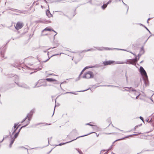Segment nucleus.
Segmentation results:
<instances>
[{
    "mask_svg": "<svg viewBox=\"0 0 154 154\" xmlns=\"http://www.w3.org/2000/svg\"><path fill=\"white\" fill-rule=\"evenodd\" d=\"M21 148H24L25 149V148L23 147H21Z\"/></svg>",
    "mask_w": 154,
    "mask_h": 154,
    "instance_id": "nucleus-41",
    "label": "nucleus"
},
{
    "mask_svg": "<svg viewBox=\"0 0 154 154\" xmlns=\"http://www.w3.org/2000/svg\"><path fill=\"white\" fill-rule=\"evenodd\" d=\"M93 77L94 74L91 71H89L85 72L83 76V78L87 79L92 78H93Z\"/></svg>",
    "mask_w": 154,
    "mask_h": 154,
    "instance_id": "nucleus-4",
    "label": "nucleus"
},
{
    "mask_svg": "<svg viewBox=\"0 0 154 154\" xmlns=\"http://www.w3.org/2000/svg\"><path fill=\"white\" fill-rule=\"evenodd\" d=\"M122 3H123V4L125 5L127 8V13L128 11V9H129V6L127 5L126 4H125V3H124L123 2V1L122 0Z\"/></svg>",
    "mask_w": 154,
    "mask_h": 154,
    "instance_id": "nucleus-12",
    "label": "nucleus"
},
{
    "mask_svg": "<svg viewBox=\"0 0 154 154\" xmlns=\"http://www.w3.org/2000/svg\"><path fill=\"white\" fill-rule=\"evenodd\" d=\"M93 50V49H88V50H87L86 51H92V50Z\"/></svg>",
    "mask_w": 154,
    "mask_h": 154,
    "instance_id": "nucleus-24",
    "label": "nucleus"
},
{
    "mask_svg": "<svg viewBox=\"0 0 154 154\" xmlns=\"http://www.w3.org/2000/svg\"><path fill=\"white\" fill-rule=\"evenodd\" d=\"M13 142H14V141H11V143H10V147H11V145L13 144Z\"/></svg>",
    "mask_w": 154,
    "mask_h": 154,
    "instance_id": "nucleus-25",
    "label": "nucleus"
},
{
    "mask_svg": "<svg viewBox=\"0 0 154 154\" xmlns=\"http://www.w3.org/2000/svg\"><path fill=\"white\" fill-rule=\"evenodd\" d=\"M78 152H79V153L80 154H82V151H78Z\"/></svg>",
    "mask_w": 154,
    "mask_h": 154,
    "instance_id": "nucleus-26",
    "label": "nucleus"
},
{
    "mask_svg": "<svg viewBox=\"0 0 154 154\" xmlns=\"http://www.w3.org/2000/svg\"><path fill=\"white\" fill-rule=\"evenodd\" d=\"M110 49L109 48H101V49H98V50L100 51H102L104 50H109Z\"/></svg>",
    "mask_w": 154,
    "mask_h": 154,
    "instance_id": "nucleus-13",
    "label": "nucleus"
},
{
    "mask_svg": "<svg viewBox=\"0 0 154 154\" xmlns=\"http://www.w3.org/2000/svg\"><path fill=\"white\" fill-rule=\"evenodd\" d=\"M73 2H76V1H73Z\"/></svg>",
    "mask_w": 154,
    "mask_h": 154,
    "instance_id": "nucleus-48",
    "label": "nucleus"
},
{
    "mask_svg": "<svg viewBox=\"0 0 154 154\" xmlns=\"http://www.w3.org/2000/svg\"><path fill=\"white\" fill-rule=\"evenodd\" d=\"M88 2H89L91 4V0H89V1Z\"/></svg>",
    "mask_w": 154,
    "mask_h": 154,
    "instance_id": "nucleus-33",
    "label": "nucleus"
},
{
    "mask_svg": "<svg viewBox=\"0 0 154 154\" xmlns=\"http://www.w3.org/2000/svg\"><path fill=\"white\" fill-rule=\"evenodd\" d=\"M70 93H71V94H77L75 93H74V92H70Z\"/></svg>",
    "mask_w": 154,
    "mask_h": 154,
    "instance_id": "nucleus-32",
    "label": "nucleus"
},
{
    "mask_svg": "<svg viewBox=\"0 0 154 154\" xmlns=\"http://www.w3.org/2000/svg\"><path fill=\"white\" fill-rule=\"evenodd\" d=\"M46 14L49 17H51L52 16L49 10H48L46 12Z\"/></svg>",
    "mask_w": 154,
    "mask_h": 154,
    "instance_id": "nucleus-8",
    "label": "nucleus"
},
{
    "mask_svg": "<svg viewBox=\"0 0 154 154\" xmlns=\"http://www.w3.org/2000/svg\"><path fill=\"white\" fill-rule=\"evenodd\" d=\"M139 71L143 77L145 83L146 85L147 84L148 82V79L146 72L142 66L140 67Z\"/></svg>",
    "mask_w": 154,
    "mask_h": 154,
    "instance_id": "nucleus-1",
    "label": "nucleus"
},
{
    "mask_svg": "<svg viewBox=\"0 0 154 154\" xmlns=\"http://www.w3.org/2000/svg\"><path fill=\"white\" fill-rule=\"evenodd\" d=\"M138 60L137 58L134 59L127 60L126 62L117 61L115 63L116 64H122L127 63L128 64H135L136 63L137 61Z\"/></svg>",
    "mask_w": 154,
    "mask_h": 154,
    "instance_id": "nucleus-2",
    "label": "nucleus"
},
{
    "mask_svg": "<svg viewBox=\"0 0 154 154\" xmlns=\"http://www.w3.org/2000/svg\"><path fill=\"white\" fill-rule=\"evenodd\" d=\"M148 31L149 32V33H151V32H150L149 30V31Z\"/></svg>",
    "mask_w": 154,
    "mask_h": 154,
    "instance_id": "nucleus-42",
    "label": "nucleus"
},
{
    "mask_svg": "<svg viewBox=\"0 0 154 154\" xmlns=\"http://www.w3.org/2000/svg\"><path fill=\"white\" fill-rule=\"evenodd\" d=\"M86 68H84L82 70V72H81L80 75H79V76H80L82 74V72H83L84 71V70H85V69Z\"/></svg>",
    "mask_w": 154,
    "mask_h": 154,
    "instance_id": "nucleus-21",
    "label": "nucleus"
},
{
    "mask_svg": "<svg viewBox=\"0 0 154 154\" xmlns=\"http://www.w3.org/2000/svg\"><path fill=\"white\" fill-rule=\"evenodd\" d=\"M23 26V23H21L20 22H18L16 23V25L15 26V28L17 30H19L21 29Z\"/></svg>",
    "mask_w": 154,
    "mask_h": 154,
    "instance_id": "nucleus-5",
    "label": "nucleus"
},
{
    "mask_svg": "<svg viewBox=\"0 0 154 154\" xmlns=\"http://www.w3.org/2000/svg\"><path fill=\"white\" fill-rule=\"evenodd\" d=\"M151 19V18H149L148 19L147 22V23H149V20Z\"/></svg>",
    "mask_w": 154,
    "mask_h": 154,
    "instance_id": "nucleus-27",
    "label": "nucleus"
},
{
    "mask_svg": "<svg viewBox=\"0 0 154 154\" xmlns=\"http://www.w3.org/2000/svg\"><path fill=\"white\" fill-rule=\"evenodd\" d=\"M49 75H53V76H57V75H55V74H49Z\"/></svg>",
    "mask_w": 154,
    "mask_h": 154,
    "instance_id": "nucleus-23",
    "label": "nucleus"
},
{
    "mask_svg": "<svg viewBox=\"0 0 154 154\" xmlns=\"http://www.w3.org/2000/svg\"><path fill=\"white\" fill-rule=\"evenodd\" d=\"M150 37V36H149L148 38V39H149V38Z\"/></svg>",
    "mask_w": 154,
    "mask_h": 154,
    "instance_id": "nucleus-50",
    "label": "nucleus"
},
{
    "mask_svg": "<svg viewBox=\"0 0 154 154\" xmlns=\"http://www.w3.org/2000/svg\"><path fill=\"white\" fill-rule=\"evenodd\" d=\"M140 118L143 121V118L141 117V116H140Z\"/></svg>",
    "mask_w": 154,
    "mask_h": 154,
    "instance_id": "nucleus-22",
    "label": "nucleus"
},
{
    "mask_svg": "<svg viewBox=\"0 0 154 154\" xmlns=\"http://www.w3.org/2000/svg\"><path fill=\"white\" fill-rule=\"evenodd\" d=\"M66 0H57L54 1L53 2H58L60 3L61 1H63V2H65Z\"/></svg>",
    "mask_w": 154,
    "mask_h": 154,
    "instance_id": "nucleus-10",
    "label": "nucleus"
},
{
    "mask_svg": "<svg viewBox=\"0 0 154 154\" xmlns=\"http://www.w3.org/2000/svg\"><path fill=\"white\" fill-rule=\"evenodd\" d=\"M139 24L141 26H143L144 27V28H145L147 31H149V29L144 25H143L141 23H140Z\"/></svg>",
    "mask_w": 154,
    "mask_h": 154,
    "instance_id": "nucleus-15",
    "label": "nucleus"
},
{
    "mask_svg": "<svg viewBox=\"0 0 154 154\" xmlns=\"http://www.w3.org/2000/svg\"><path fill=\"white\" fill-rule=\"evenodd\" d=\"M1 56H2V57H4V56H3L2 54Z\"/></svg>",
    "mask_w": 154,
    "mask_h": 154,
    "instance_id": "nucleus-46",
    "label": "nucleus"
},
{
    "mask_svg": "<svg viewBox=\"0 0 154 154\" xmlns=\"http://www.w3.org/2000/svg\"><path fill=\"white\" fill-rule=\"evenodd\" d=\"M76 13H75L73 15V16H74L75 14Z\"/></svg>",
    "mask_w": 154,
    "mask_h": 154,
    "instance_id": "nucleus-37",
    "label": "nucleus"
},
{
    "mask_svg": "<svg viewBox=\"0 0 154 154\" xmlns=\"http://www.w3.org/2000/svg\"><path fill=\"white\" fill-rule=\"evenodd\" d=\"M26 119H27V118H26L25 119V120H24V121H23V122H24V121H25V120Z\"/></svg>",
    "mask_w": 154,
    "mask_h": 154,
    "instance_id": "nucleus-39",
    "label": "nucleus"
},
{
    "mask_svg": "<svg viewBox=\"0 0 154 154\" xmlns=\"http://www.w3.org/2000/svg\"><path fill=\"white\" fill-rule=\"evenodd\" d=\"M131 52V53H132V54H134V53H132V52Z\"/></svg>",
    "mask_w": 154,
    "mask_h": 154,
    "instance_id": "nucleus-43",
    "label": "nucleus"
},
{
    "mask_svg": "<svg viewBox=\"0 0 154 154\" xmlns=\"http://www.w3.org/2000/svg\"><path fill=\"white\" fill-rule=\"evenodd\" d=\"M76 11V9H75V11H74L75 12Z\"/></svg>",
    "mask_w": 154,
    "mask_h": 154,
    "instance_id": "nucleus-47",
    "label": "nucleus"
},
{
    "mask_svg": "<svg viewBox=\"0 0 154 154\" xmlns=\"http://www.w3.org/2000/svg\"><path fill=\"white\" fill-rule=\"evenodd\" d=\"M20 129L19 130V131L18 132V133H16L15 134V135H14V138H16L17 136L18 133H19V132L20 131Z\"/></svg>",
    "mask_w": 154,
    "mask_h": 154,
    "instance_id": "nucleus-18",
    "label": "nucleus"
},
{
    "mask_svg": "<svg viewBox=\"0 0 154 154\" xmlns=\"http://www.w3.org/2000/svg\"><path fill=\"white\" fill-rule=\"evenodd\" d=\"M29 123V120H28V122H27V124L26 125H25V126H23L22 127H22H25V126H26L27 125H28Z\"/></svg>",
    "mask_w": 154,
    "mask_h": 154,
    "instance_id": "nucleus-20",
    "label": "nucleus"
},
{
    "mask_svg": "<svg viewBox=\"0 0 154 154\" xmlns=\"http://www.w3.org/2000/svg\"><path fill=\"white\" fill-rule=\"evenodd\" d=\"M45 2L46 3H47V2L46 1V0H44Z\"/></svg>",
    "mask_w": 154,
    "mask_h": 154,
    "instance_id": "nucleus-40",
    "label": "nucleus"
},
{
    "mask_svg": "<svg viewBox=\"0 0 154 154\" xmlns=\"http://www.w3.org/2000/svg\"><path fill=\"white\" fill-rule=\"evenodd\" d=\"M55 11L56 12H61L63 13V12L61 11Z\"/></svg>",
    "mask_w": 154,
    "mask_h": 154,
    "instance_id": "nucleus-31",
    "label": "nucleus"
},
{
    "mask_svg": "<svg viewBox=\"0 0 154 154\" xmlns=\"http://www.w3.org/2000/svg\"><path fill=\"white\" fill-rule=\"evenodd\" d=\"M115 61L113 60H109L107 61H105L103 62V64L105 65H110L112 64H115Z\"/></svg>",
    "mask_w": 154,
    "mask_h": 154,
    "instance_id": "nucleus-6",
    "label": "nucleus"
},
{
    "mask_svg": "<svg viewBox=\"0 0 154 154\" xmlns=\"http://www.w3.org/2000/svg\"><path fill=\"white\" fill-rule=\"evenodd\" d=\"M91 133H90V134H87V135H83V136H80V137H77V138L75 139H77V138H79V137H84V136H87V135H88V134H91Z\"/></svg>",
    "mask_w": 154,
    "mask_h": 154,
    "instance_id": "nucleus-19",
    "label": "nucleus"
},
{
    "mask_svg": "<svg viewBox=\"0 0 154 154\" xmlns=\"http://www.w3.org/2000/svg\"><path fill=\"white\" fill-rule=\"evenodd\" d=\"M55 47H53V48H54Z\"/></svg>",
    "mask_w": 154,
    "mask_h": 154,
    "instance_id": "nucleus-51",
    "label": "nucleus"
},
{
    "mask_svg": "<svg viewBox=\"0 0 154 154\" xmlns=\"http://www.w3.org/2000/svg\"><path fill=\"white\" fill-rule=\"evenodd\" d=\"M139 95V94L138 95H137V96H136V98H137V97L138 96V95Z\"/></svg>",
    "mask_w": 154,
    "mask_h": 154,
    "instance_id": "nucleus-45",
    "label": "nucleus"
},
{
    "mask_svg": "<svg viewBox=\"0 0 154 154\" xmlns=\"http://www.w3.org/2000/svg\"><path fill=\"white\" fill-rule=\"evenodd\" d=\"M33 35V34L32 35H29V38H32Z\"/></svg>",
    "mask_w": 154,
    "mask_h": 154,
    "instance_id": "nucleus-29",
    "label": "nucleus"
},
{
    "mask_svg": "<svg viewBox=\"0 0 154 154\" xmlns=\"http://www.w3.org/2000/svg\"><path fill=\"white\" fill-rule=\"evenodd\" d=\"M86 125H91V126L92 125H91L89 124V123H88V124H86Z\"/></svg>",
    "mask_w": 154,
    "mask_h": 154,
    "instance_id": "nucleus-36",
    "label": "nucleus"
},
{
    "mask_svg": "<svg viewBox=\"0 0 154 154\" xmlns=\"http://www.w3.org/2000/svg\"><path fill=\"white\" fill-rule=\"evenodd\" d=\"M119 1H120V0H119Z\"/></svg>",
    "mask_w": 154,
    "mask_h": 154,
    "instance_id": "nucleus-52",
    "label": "nucleus"
},
{
    "mask_svg": "<svg viewBox=\"0 0 154 154\" xmlns=\"http://www.w3.org/2000/svg\"><path fill=\"white\" fill-rule=\"evenodd\" d=\"M123 139H124V138H122V139H119L116 140V141H118V140H123Z\"/></svg>",
    "mask_w": 154,
    "mask_h": 154,
    "instance_id": "nucleus-30",
    "label": "nucleus"
},
{
    "mask_svg": "<svg viewBox=\"0 0 154 154\" xmlns=\"http://www.w3.org/2000/svg\"><path fill=\"white\" fill-rule=\"evenodd\" d=\"M109 150H108L107 151H106V152L103 153V152L105 151V150H102L101 151V153H102L103 154H107L108 153V151Z\"/></svg>",
    "mask_w": 154,
    "mask_h": 154,
    "instance_id": "nucleus-14",
    "label": "nucleus"
},
{
    "mask_svg": "<svg viewBox=\"0 0 154 154\" xmlns=\"http://www.w3.org/2000/svg\"><path fill=\"white\" fill-rule=\"evenodd\" d=\"M58 55V54H57L55 55Z\"/></svg>",
    "mask_w": 154,
    "mask_h": 154,
    "instance_id": "nucleus-49",
    "label": "nucleus"
},
{
    "mask_svg": "<svg viewBox=\"0 0 154 154\" xmlns=\"http://www.w3.org/2000/svg\"><path fill=\"white\" fill-rule=\"evenodd\" d=\"M9 10L14 12L19 13H20L25 14V11H21L18 10L14 9L12 8H10Z\"/></svg>",
    "mask_w": 154,
    "mask_h": 154,
    "instance_id": "nucleus-7",
    "label": "nucleus"
},
{
    "mask_svg": "<svg viewBox=\"0 0 154 154\" xmlns=\"http://www.w3.org/2000/svg\"><path fill=\"white\" fill-rule=\"evenodd\" d=\"M114 134L113 133H109V134Z\"/></svg>",
    "mask_w": 154,
    "mask_h": 154,
    "instance_id": "nucleus-35",
    "label": "nucleus"
},
{
    "mask_svg": "<svg viewBox=\"0 0 154 154\" xmlns=\"http://www.w3.org/2000/svg\"><path fill=\"white\" fill-rule=\"evenodd\" d=\"M46 80L50 82H56L57 81V80L55 79H53V78H47Z\"/></svg>",
    "mask_w": 154,
    "mask_h": 154,
    "instance_id": "nucleus-9",
    "label": "nucleus"
},
{
    "mask_svg": "<svg viewBox=\"0 0 154 154\" xmlns=\"http://www.w3.org/2000/svg\"><path fill=\"white\" fill-rule=\"evenodd\" d=\"M152 35L154 36V33Z\"/></svg>",
    "mask_w": 154,
    "mask_h": 154,
    "instance_id": "nucleus-44",
    "label": "nucleus"
},
{
    "mask_svg": "<svg viewBox=\"0 0 154 154\" xmlns=\"http://www.w3.org/2000/svg\"><path fill=\"white\" fill-rule=\"evenodd\" d=\"M15 15H20L19 14H18V13L17 14H14Z\"/></svg>",
    "mask_w": 154,
    "mask_h": 154,
    "instance_id": "nucleus-34",
    "label": "nucleus"
},
{
    "mask_svg": "<svg viewBox=\"0 0 154 154\" xmlns=\"http://www.w3.org/2000/svg\"><path fill=\"white\" fill-rule=\"evenodd\" d=\"M53 31L56 33V34L54 36V38H55V36L57 34V32L55 31L53 29L51 28L50 27H48L45 28L44 30L42 31V35H45L48 34L47 33H45V32L46 31Z\"/></svg>",
    "mask_w": 154,
    "mask_h": 154,
    "instance_id": "nucleus-3",
    "label": "nucleus"
},
{
    "mask_svg": "<svg viewBox=\"0 0 154 154\" xmlns=\"http://www.w3.org/2000/svg\"><path fill=\"white\" fill-rule=\"evenodd\" d=\"M17 124H14V128L15 129L13 132V134L15 132L16 130L18 128V126H17V127L15 129V128H16L17 126Z\"/></svg>",
    "mask_w": 154,
    "mask_h": 154,
    "instance_id": "nucleus-11",
    "label": "nucleus"
},
{
    "mask_svg": "<svg viewBox=\"0 0 154 154\" xmlns=\"http://www.w3.org/2000/svg\"><path fill=\"white\" fill-rule=\"evenodd\" d=\"M107 6L106 5H105V4H104L102 6L101 8L103 9H104Z\"/></svg>",
    "mask_w": 154,
    "mask_h": 154,
    "instance_id": "nucleus-17",
    "label": "nucleus"
},
{
    "mask_svg": "<svg viewBox=\"0 0 154 154\" xmlns=\"http://www.w3.org/2000/svg\"><path fill=\"white\" fill-rule=\"evenodd\" d=\"M118 49V50H123V49Z\"/></svg>",
    "mask_w": 154,
    "mask_h": 154,
    "instance_id": "nucleus-38",
    "label": "nucleus"
},
{
    "mask_svg": "<svg viewBox=\"0 0 154 154\" xmlns=\"http://www.w3.org/2000/svg\"><path fill=\"white\" fill-rule=\"evenodd\" d=\"M112 2V0H109L108 2L105 4V5H106L107 6V5L111 3Z\"/></svg>",
    "mask_w": 154,
    "mask_h": 154,
    "instance_id": "nucleus-16",
    "label": "nucleus"
},
{
    "mask_svg": "<svg viewBox=\"0 0 154 154\" xmlns=\"http://www.w3.org/2000/svg\"><path fill=\"white\" fill-rule=\"evenodd\" d=\"M63 13V15H64V16H66V17H68V16L67 15H65V14H64L63 12V13Z\"/></svg>",
    "mask_w": 154,
    "mask_h": 154,
    "instance_id": "nucleus-28",
    "label": "nucleus"
}]
</instances>
